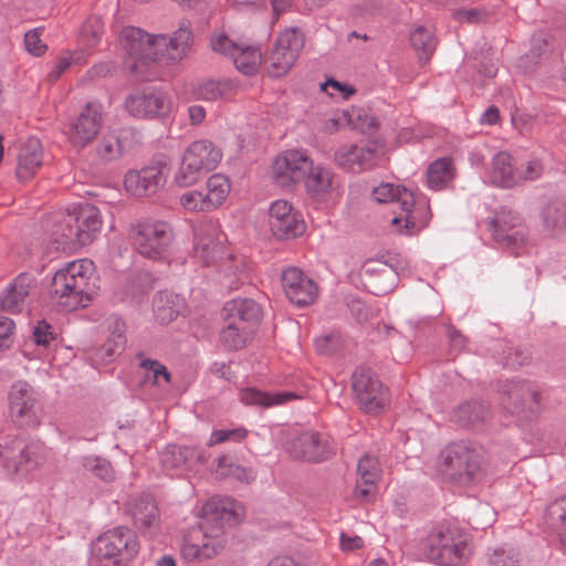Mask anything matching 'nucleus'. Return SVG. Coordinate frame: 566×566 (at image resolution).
Returning <instances> with one entry per match:
<instances>
[{"label": "nucleus", "instance_id": "f257e3e1", "mask_svg": "<svg viewBox=\"0 0 566 566\" xmlns=\"http://www.w3.org/2000/svg\"><path fill=\"white\" fill-rule=\"evenodd\" d=\"M191 32L179 28L172 36L150 35L137 28H125L122 44L127 53V65L132 72L140 74L143 67L151 62L171 63L181 60L188 49Z\"/></svg>", "mask_w": 566, "mask_h": 566}, {"label": "nucleus", "instance_id": "f03ea898", "mask_svg": "<svg viewBox=\"0 0 566 566\" xmlns=\"http://www.w3.org/2000/svg\"><path fill=\"white\" fill-rule=\"evenodd\" d=\"M97 291L94 263L80 259L64 264L55 272L50 296L61 308L75 311L88 306Z\"/></svg>", "mask_w": 566, "mask_h": 566}, {"label": "nucleus", "instance_id": "7ed1b4c3", "mask_svg": "<svg viewBox=\"0 0 566 566\" xmlns=\"http://www.w3.org/2000/svg\"><path fill=\"white\" fill-rule=\"evenodd\" d=\"M373 198L379 203L395 205L394 216L389 220V229L394 233L415 235L429 224V202L424 198H417L405 187L389 182L380 184L374 188Z\"/></svg>", "mask_w": 566, "mask_h": 566}, {"label": "nucleus", "instance_id": "20e7f679", "mask_svg": "<svg viewBox=\"0 0 566 566\" xmlns=\"http://www.w3.org/2000/svg\"><path fill=\"white\" fill-rule=\"evenodd\" d=\"M102 224L98 208L90 203L73 205L54 224L52 237L63 250H75L92 243Z\"/></svg>", "mask_w": 566, "mask_h": 566}, {"label": "nucleus", "instance_id": "39448f33", "mask_svg": "<svg viewBox=\"0 0 566 566\" xmlns=\"http://www.w3.org/2000/svg\"><path fill=\"white\" fill-rule=\"evenodd\" d=\"M436 471L446 482L460 486L471 485L483 476L482 458L478 450L464 443H452L440 452Z\"/></svg>", "mask_w": 566, "mask_h": 566}, {"label": "nucleus", "instance_id": "423d86ee", "mask_svg": "<svg viewBox=\"0 0 566 566\" xmlns=\"http://www.w3.org/2000/svg\"><path fill=\"white\" fill-rule=\"evenodd\" d=\"M140 549L136 533L124 526L101 534L92 545V556L98 566H126Z\"/></svg>", "mask_w": 566, "mask_h": 566}, {"label": "nucleus", "instance_id": "0eeeda50", "mask_svg": "<svg viewBox=\"0 0 566 566\" xmlns=\"http://www.w3.org/2000/svg\"><path fill=\"white\" fill-rule=\"evenodd\" d=\"M227 544L222 525L203 522L189 528L182 536L180 555L188 563H200L217 557Z\"/></svg>", "mask_w": 566, "mask_h": 566}, {"label": "nucleus", "instance_id": "6e6552de", "mask_svg": "<svg viewBox=\"0 0 566 566\" xmlns=\"http://www.w3.org/2000/svg\"><path fill=\"white\" fill-rule=\"evenodd\" d=\"M221 150L210 140L192 142L184 151L175 181L180 187H188L198 181L200 175L213 170L221 161Z\"/></svg>", "mask_w": 566, "mask_h": 566}, {"label": "nucleus", "instance_id": "1a4fd4ad", "mask_svg": "<svg viewBox=\"0 0 566 566\" xmlns=\"http://www.w3.org/2000/svg\"><path fill=\"white\" fill-rule=\"evenodd\" d=\"M427 556L440 566H461L468 558L467 536L458 528H440L428 538Z\"/></svg>", "mask_w": 566, "mask_h": 566}, {"label": "nucleus", "instance_id": "9d476101", "mask_svg": "<svg viewBox=\"0 0 566 566\" xmlns=\"http://www.w3.org/2000/svg\"><path fill=\"white\" fill-rule=\"evenodd\" d=\"M8 410L11 421L21 428L41 424L42 408L38 392L27 381H15L8 391Z\"/></svg>", "mask_w": 566, "mask_h": 566}, {"label": "nucleus", "instance_id": "9b49d317", "mask_svg": "<svg viewBox=\"0 0 566 566\" xmlns=\"http://www.w3.org/2000/svg\"><path fill=\"white\" fill-rule=\"evenodd\" d=\"M174 239L171 226L163 220H146L137 224L135 244L145 258L159 260L165 256Z\"/></svg>", "mask_w": 566, "mask_h": 566}, {"label": "nucleus", "instance_id": "f8f14e48", "mask_svg": "<svg viewBox=\"0 0 566 566\" xmlns=\"http://www.w3.org/2000/svg\"><path fill=\"white\" fill-rule=\"evenodd\" d=\"M230 250L227 237L214 221H205L193 228L195 258L205 265L218 264Z\"/></svg>", "mask_w": 566, "mask_h": 566}, {"label": "nucleus", "instance_id": "ddd939ff", "mask_svg": "<svg viewBox=\"0 0 566 566\" xmlns=\"http://www.w3.org/2000/svg\"><path fill=\"white\" fill-rule=\"evenodd\" d=\"M387 159V149L381 142H371L366 147L343 145L335 153L336 164L353 172H360L379 166Z\"/></svg>", "mask_w": 566, "mask_h": 566}, {"label": "nucleus", "instance_id": "4468645a", "mask_svg": "<svg viewBox=\"0 0 566 566\" xmlns=\"http://www.w3.org/2000/svg\"><path fill=\"white\" fill-rule=\"evenodd\" d=\"M353 390L359 407L367 413H376L385 409L389 402L388 389L369 369L355 370Z\"/></svg>", "mask_w": 566, "mask_h": 566}, {"label": "nucleus", "instance_id": "2eb2a0df", "mask_svg": "<svg viewBox=\"0 0 566 566\" xmlns=\"http://www.w3.org/2000/svg\"><path fill=\"white\" fill-rule=\"evenodd\" d=\"M170 172V166L159 160L139 170H129L124 178L125 190L135 197L155 195L164 187Z\"/></svg>", "mask_w": 566, "mask_h": 566}, {"label": "nucleus", "instance_id": "dca6fc26", "mask_svg": "<svg viewBox=\"0 0 566 566\" xmlns=\"http://www.w3.org/2000/svg\"><path fill=\"white\" fill-rule=\"evenodd\" d=\"M312 159L303 150L290 149L276 156L272 165L274 182L284 188H291L306 178L312 168Z\"/></svg>", "mask_w": 566, "mask_h": 566}, {"label": "nucleus", "instance_id": "f3484780", "mask_svg": "<svg viewBox=\"0 0 566 566\" xmlns=\"http://www.w3.org/2000/svg\"><path fill=\"white\" fill-rule=\"evenodd\" d=\"M269 226L277 239H293L302 235L306 224L302 213L284 199L275 200L269 208Z\"/></svg>", "mask_w": 566, "mask_h": 566}, {"label": "nucleus", "instance_id": "a211bd4d", "mask_svg": "<svg viewBox=\"0 0 566 566\" xmlns=\"http://www.w3.org/2000/svg\"><path fill=\"white\" fill-rule=\"evenodd\" d=\"M289 453L297 460L323 461L336 452V444L325 433L307 431L293 438L287 444Z\"/></svg>", "mask_w": 566, "mask_h": 566}, {"label": "nucleus", "instance_id": "6ab92c4d", "mask_svg": "<svg viewBox=\"0 0 566 566\" xmlns=\"http://www.w3.org/2000/svg\"><path fill=\"white\" fill-rule=\"evenodd\" d=\"M305 188L313 200L325 203L337 201L343 192L337 174L324 165L312 164L305 178Z\"/></svg>", "mask_w": 566, "mask_h": 566}, {"label": "nucleus", "instance_id": "aec40b11", "mask_svg": "<svg viewBox=\"0 0 566 566\" xmlns=\"http://www.w3.org/2000/svg\"><path fill=\"white\" fill-rule=\"evenodd\" d=\"M302 48L303 39L296 29H286L280 33L268 59L269 73L276 77L286 74L295 63Z\"/></svg>", "mask_w": 566, "mask_h": 566}, {"label": "nucleus", "instance_id": "412c9836", "mask_svg": "<svg viewBox=\"0 0 566 566\" xmlns=\"http://www.w3.org/2000/svg\"><path fill=\"white\" fill-rule=\"evenodd\" d=\"M102 120L103 106L98 103H87L70 125L69 140L72 146L82 149L91 144L99 134Z\"/></svg>", "mask_w": 566, "mask_h": 566}, {"label": "nucleus", "instance_id": "4be33fe9", "mask_svg": "<svg viewBox=\"0 0 566 566\" xmlns=\"http://www.w3.org/2000/svg\"><path fill=\"white\" fill-rule=\"evenodd\" d=\"M281 279L285 295L293 304L307 306L317 298V285L302 270L289 268L283 271Z\"/></svg>", "mask_w": 566, "mask_h": 566}, {"label": "nucleus", "instance_id": "5701e85b", "mask_svg": "<svg viewBox=\"0 0 566 566\" xmlns=\"http://www.w3.org/2000/svg\"><path fill=\"white\" fill-rule=\"evenodd\" d=\"M35 286L36 281L32 275L19 274L1 292V310L12 314L21 313Z\"/></svg>", "mask_w": 566, "mask_h": 566}, {"label": "nucleus", "instance_id": "b1692460", "mask_svg": "<svg viewBox=\"0 0 566 566\" xmlns=\"http://www.w3.org/2000/svg\"><path fill=\"white\" fill-rule=\"evenodd\" d=\"M160 461L167 470H193L206 461L205 452L195 447L167 446Z\"/></svg>", "mask_w": 566, "mask_h": 566}, {"label": "nucleus", "instance_id": "393cba45", "mask_svg": "<svg viewBox=\"0 0 566 566\" xmlns=\"http://www.w3.org/2000/svg\"><path fill=\"white\" fill-rule=\"evenodd\" d=\"M205 521L216 525L218 521L228 525L238 523L244 515L243 506L231 497L214 496L203 506Z\"/></svg>", "mask_w": 566, "mask_h": 566}, {"label": "nucleus", "instance_id": "a878e982", "mask_svg": "<svg viewBox=\"0 0 566 566\" xmlns=\"http://www.w3.org/2000/svg\"><path fill=\"white\" fill-rule=\"evenodd\" d=\"M134 525L142 532L154 533L160 526L159 509L150 496H139L128 505Z\"/></svg>", "mask_w": 566, "mask_h": 566}, {"label": "nucleus", "instance_id": "bb28decb", "mask_svg": "<svg viewBox=\"0 0 566 566\" xmlns=\"http://www.w3.org/2000/svg\"><path fill=\"white\" fill-rule=\"evenodd\" d=\"M227 322L239 325L245 333H253L261 317L259 305L249 298H235L224 306Z\"/></svg>", "mask_w": 566, "mask_h": 566}, {"label": "nucleus", "instance_id": "cd10ccee", "mask_svg": "<svg viewBox=\"0 0 566 566\" xmlns=\"http://www.w3.org/2000/svg\"><path fill=\"white\" fill-rule=\"evenodd\" d=\"M125 107L135 117H155L169 111V102L159 93H136L126 99Z\"/></svg>", "mask_w": 566, "mask_h": 566}, {"label": "nucleus", "instance_id": "c85d7f7f", "mask_svg": "<svg viewBox=\"0 0 566 566\" xmlns=\"http://www.w3.org/2000/svg\"><path fill=\"white\" fill-rule=\"evenodd\" d=\"M17 177L21 181L30 180L43 165V149L38 138H29L18 154Z\"/></svg>", "mask_w": 566, "mask_h": 566}, {"label": "nucleus", "instance_id": "c756f323", "mask_svg": "<svg viewBox=\"0 0 566 566\" xmlns=\"http://www.w3.org/2000/svg\"><path fill=\"white\" fill-rule=\"evenodd\" d=\"M518 167L513 157L505 151L497 153L492 160L490 181L499 187L512 188L518 185Z\"/></svg>", "mask_w": 566, "mask_h": 566}, {"label": "nucleus", "instance_id": "7c9ffc66", "mask_svg": "<svg viewBox=\"0 0 566 566\" xmlns=\"http://www.w3.org/2000/svg\"><path fill=\"white\" fill-rule=\"evenodd\" d=\"M218 265L229 289H237L248 279L250 268L247 259L232 249L218 262Z\"/></svg>", "mask_w": 566, "mask_h": 566}, {"label": "nucleus", "instance_id": "2f4dec72", "mask_svg": "<svg viewBox=\"0 0 566 566\" xmlns=\"http://www.w3.org/2000/svg\"><path fill=\"white\" fill-rule=\"evenodd\" d=\"M357 473L356 493L360 497H367L373 493L380 478L381 469L378 459L369 454L361 457L358 462Z\"/></svg>", "mask_w": 566, "mask_h": 566}, {"label": "nucleus", "instance_id": "473e14b6", "mask_svg": "<svg viewBox=\"0 0 566 566\" xmlns=\"http://www.w3.org/2000/svg\"><path fill=\"white\" fill-rule=\"evenodd\" d=\"M46 448L41 442H30L20 452V460L13 464L12 472L18 476H27L46 460Z\"/></svg>", "mask_w": 566, "mask_h": 566}, {"label": "nucleus", "instance_id": "72a5a7b5", "mask_svg": "<svg viewBox=\"0 0 566 566\" xmlns=\"http://www.w3.org/2000/svg\"><path fill=\"white\" fill-rule=\"evenodd\" d=\"M520 217L511 211H502L494 220V232L497 240L517 245L524 241V231L520 229Z\"/></svg>", "mask_w": 566, "mask_h": 566}, {"label": "nucleus", "instance_id": "f704fd0d", "mask_svg": "<svg viewBox=\"0 0 566 566\" xmlns=\"http://www.w3.org/2000/svg\"><path fill=\"white\" fill-rule=\"evenodd\" d=\"M296 398L297 396L294 392L289 391L266 394L253 388H247L240 392V400L244 405H255L261 407L280 406Z\"/></svg>", "mask_w": 566, "mask_h": 566}, {"label": "nucleus", "instance_id": "c9c22d12", "mask_svg": "<svg viewBox=\"0 0 566 566\" xmlns=\"http://www.w3.org/2000/svg\"><path fill=\"white\" fill-rule=\"evenodd\" d=\"M454 178V166L449 158L433 161L427 171V184L432 190H441Z\"/></svg>", "mask_w": 566, "mask_h": 566}, {"label": "nucleus", "instance_id": "e433bc0d", "mask_svg": "<svg viewBox=\"0 0 566 566\" xmlns=\"http://www.w3.org/2000/svg\"><path fill=\"white\" fill-rule=\"evenodd\" d=\"M230 190V180L222 174L211 175L207 179L205 198L212 211L219 208L227 200Z\"/></svg>", "mask_w": 566, "mask_h": 566}, {"label": "nucleus", "instance_id": "4c0bfd02", "mask_svg": "<svg viewBox=\"0 0 566 566\" xmlns=\"http://www.w3.org/2000/svg\"><path fill=\"white\" fill-rule=\"evenodd\" d=\"M410 43L418 53L421 62H427L436 50L433 32L422 25L416 27L410 32Z\"/></svg>", "mask_w": 566, "mask_h": 566}, {"label": "nucleus", "instance_id": "58836bf2", "mask_svg": "<svg viewBox=\"0 0 566 566\" xmlns=\"http://www.w3.org/2000/svg\"><path fill=\"white\" fill-rule=\"evenodd\" d=\"M239 72L245 75H253L258 72L262 54L258 48L254 46H239V51L232 56Z\"/></svg>", "mask_w": 566, "mask_h": 566}, {"label": "nucleus", "instance_id": "ea45409f", "mask_svg": "<svg viewBox=\"0 0 566 566\" xmlns=\"http://www.w3.org/2000/svg\"><path fill=\"white\" fill-rule=\"evenodd\" d=\"M235 93V86L231 81H207L198 86L197 95L205 101H216L229 97Z\"/></svg>", "mask_w": 566, "mask_h": 566}, {"label": "nucleus", "instance_id": "a19ab883", "mask_svg": "<svg viewBox=\"0 0 566 566\" xmlns=\"http://www.w3.org/2000/svg\"><path fill=\"white\" fill-rule=\"evenodd\" d=\"M354 116L359 118L360 116L356 112L352 113L347 111H335L328 117L322 122V130L328 134H334L345 126H352L356 129L364 130L365 126L354 122Z\"/></svg>", "mask_w": 566, "mask_h": 566}, {"label": "nucleus", "instance_id": "79ce46f5", "mask_svg": "<svg viewBox=\"0 0 566 566\" xmlns=\"http://www.w3.org/2000/svg\"><path fill=\"white\" fill-rule=\"evenodd\" d=\"M542 221L545 231L557 235L566 228L565 209L558 205H547L542 211Z\"/></svg>", "mask_w": 566, "mask_h": 566}, {"label": "nucleus", "instance_id": "37998d69", "mask_svg": "<svg viewBox=\"0 0 566 566\" xmlns=\"http://www.w3.org/2000/svg\"><path fill=\"white\" fill-rule=\"evenodd\" d=\"M547 516L551 525L559 528L560 542L566 548V495L548 505Z\"/></svg>", "mask_w": 566, "mask_h": 566}, {"label": "nucleus", "instance_id": "c03bdc74", "mask_svg": "<svg viewBox=\"0 0 566 566\" xmlns=\"http://www.w3.org/2000/svg\"><path fill=\"white\" fill-rule=\"evenodd\" d=\"M84 63H86V53L84 51L64 52L57 57L48 77L50 81H56L72 65Z\"/></svg>", "mask_w": 566, "mask_h": 566}, {"label": "nucleus", "instance_id": "a18cd8bd", "mask_svg": "<svg viewBox=\"0 0 566 566\" xmlns=\"http://www.w3.org/2000/svg\"><path fill=\"white\" fill-rule=\"evenodd\" d=\"M175 301L179 302L178 296L159 295L155 298V313L161 323H169L178 315L179 306Z\"/></svg>", "mask_w": 566, "mask_h": 566}, {"label": "nucleus", "instance_id": "49530a36", "mask_svg": "<svg viewBox=\"0 0 566 566\" xmlns=\"http://www.w3.org/2000/svg\"><path fill=\"white\" fill-rule=\"evenodd\" d=\"M126 338L124 336V326L123 324H117L116 329L112 334V336L105 342V344L99 349L101 358L105 360L113 359L114 356L122 353L125 348Z\"/></svg>", "mask_w": 566, "mask_h": 566}, {"label": "nucleus", "instance_id": "de8ad7c7", "mask_svg": "<svg viewBox=\"0 0 566 566\" xmlns=\"http://www.w3.org/2000/svg\"><path fill=\"white\" fill-rule=\"evenodd\" d=\"M179 203L188 212H210L212 211L205 193L198 190H187L179 197Z\"/></svg>", "mask_w": 566, "mask_h": 566}, {"label": "nucleus", "instance_id": "09e8293b", "mask_svg": "<svg viewBox=\"0 0 566 566\" xmlns=\"http://www.w3.org/2000/svg\"><path fill=\"white\" fill-rule=\"evenodd\" d=\"M84 468L103 481H112L115 478V472L112 464L102 458L86 457L83 462Z\"/></svg>", "mask_w": 566, "mask_h": 566}, {"label": "nucleus", "instance_id": "8fccbe9b", "mask_svg": "<svg viewBox=\"0 0 566 566\" xmlns=\"http://www.w3.org/2000/svg\"><path fill=\"white\" fill-rule=\"evenodd\" d=\"M142 367L145 369V378L151 380L154 385L163 387L170 381V375L167 368L156 360H144Z\"/></svg>", "mask_w": 566, "mask_h": 566}, {"label": "nucleus", "instance_id": "3c124183", "mask_svg": "<svg viewBox=\"0 0 566 566\" xmlns=\"http://www.w3.org/2000/svg\"><path fill=\"white\" fill-rule=\"evenodd\" d=\"M253 333H245L239 325L227 322V326L222 331V340L231 348H241Z\"/></svg>", "mask_w": 566, "mask_h": 566}, {"label": "nucleus", "instance_id": "603ef678", "mask_svg": "<svg viewBox=\"0 0 566 566\" xmlns=\"http://www.w3.org/2000/svg\"><path fill=\"white\" fill-rule=\"evenodd\" d=\"M515 397L518 399L521 408L530 412H536L541 402V394L530 384H522Z\"/></svg>", "mask_w": 566, "mask_h": 566}, {"label": "nucleus", "instance_id": "864d4df0", "mask_svg": "<svg viewBox=\"0 0 566 566\" xmlns=\"http://www.w3.org/2000/svg\"><path fill=\"white\" fill-rule=\"evenodd\" d=\"M122 144L113 135L105 136L97 147L98 156L106 160L116 159L122 155Z\"/></svg>", "mask_w": 566, "mask_h": 566}, {"label": "nucleus", "instance_id": "5fc2aeb1", "mask_svg": "<svg viewBox=\"0 0 566 566\" xmlns=\"http://www.w3.org/2000/svg\"><path fill=\"white\" fill-rule=\"evenodd\" d=\"M82 36L86 39L88 45H94L103 34V22L101 18L90 17L82 27Z\"/></svg>", "mask_w": 566, "mask_h": 566}, {"label": "nucleus", "instance_id": "6e6d98bb", "mask_svg": "<svg viewBox=\"0 0 566 566\" xmlns=\"http://www.w3.org/2000/svg\"><path fill=\"white\" fill-rule=\"evenodd\" d=\"M24 46L25 50L34 56H42L48 50L46 44L41 39L39 29H34L25 33Z\"/></svg>", "mask_w": 566, "mask_h": 566}, {"label": "nucleus", "instance_id": "4d7b16f0", "mask_svg": "<svg viewBox=\"0 0 566 566\" xmlns=\"http://www.w3.org/2000/svg\"><path fill=\"white\" fill-rule=\"evenodd\" d=\"M247 434L248 431L244 428H235L232 430H216L212 432L208 444L214 446L229 440L241 441L247 437Z\"/></svg>", "mask_w": 566, "mask_h": 566}, {"label": "nucleus", "instance_id": "13d9d810", "mask_svg": "<svg viewBox=\"0 0 566 566\" xmlns=\"http://www.w3.org/2000/svg\"><path fill=\"white\" fill-rule=\"evenodd\" d=\"M484 408L478 402H470L461 406L458 410L459 420L473 423L483 419Z\"/></svg>", "mask_w": 566, "mask_h": 566}, {"label": "nucleus", "instance_id": "bf43d9fd", "mask_svg": "<svg viewBox=\"0 0 566 566\" xmlns=\"http://www.w3.org/2000/svg\"><path fill=\"white\" fill-rule=\"evenodd\" d=\"M543 165L538 159H531L518 167V184L527 180H535L542 176Z\"/></svg>", "mask_w": 566, "mask_h": 566}, {"label": "nucleus", "instance_id": "052dcab7", "mask_svg": "<svg viewBox=\"0 0 566 566\" xmlns=\"http://www.w3.org/2000/svg\"><path fill=\"white\" fill-rule=\"evenodd\" d=\"M322 91L326 92L332 97L340 96L345 99L355 93V90L352 86L333 78H329L322 84Z\"/></svg>", "mask_w": 566, "mask_h": 566}, {"label": "nucleus", "instance_id": "680f3d73", "mask_svg": "<svg viewBox=\"0 0 566 566\" xmlns=\"http://www.w3.org/2000/svg\"><path fill=\"white\" fill-rule=\"evenodd\" d=\"M239 46L224 34L214 35L211 40V48L214 52L230 55L231 57L239 51Z\"/></svg>", "mask_w": 566, "mask_h": 566}, {"label": "nucleus", "instance_id": "e2e57ef3", "mask_svg": "<svg viewBox=\"0 0 566 566\" xmlns=\"http://www.w3.org/2000/svg\"><path fill=\"white\" fill-rule=\"evenodd\" d=\"M14 331V322L7 316L0 315V350L11 345Z\"/></svg>", "mask_w": 566, "mask_h": 566}, {"label": "nucleus", "instance_id": "0e129e2a", "mask_svg": "<svg viewBox=\"0 0 566 566\" xmlns=\"http://www.w3.org/2000/svg\"><path fill=\"white\" fill-rule=\"evenodd\" d=\"M33 339L36 345L48 346L53 339L51 326L45 322H38L33 328Z\"/></svg>", "mask_w": 566, "mask_h": 566}, {"label": "nucleus", "instance_id": "69168bd1", "mask_svg": "<svg viewBox=\"0 0 566 566\" xmlns=\"http://www.w3.org/2000/svg\"><path fill=\"white\" fill-rule=\"evenodd\" d=\"M485 12L479 9H463L453 13V17L459 22L476 23L485 20Z\"/></svg>", "mask_w": 566, "mask_h": 566}, {"label": "nucleus", "instance_id": "338daca9", "mask_svg": "<svg viewBox=\"0 0 566 566\" xmlns=\"http://www.w3.org/2000/svg\"><path fill=\"white\" fill-rule=\"evenodd\" d=\"M364 545V541L361 537L357 535H347L342 533L340 535V548L344 552H354L356 549L361 548Z\"/></svg>", "mask_w": 566, "mask_h": 566}, {"label": "nucleus", "instance_id": "774afa93", "mask_svg": "<svg viewBox=\"0 0 566 566\" xmlns=\"http://www.w3.org/2000/svg\"><path fill=\"white\" fill-rule=\"evenodd\" d=\"M234 468H237V464H233L227 455H222L218 459L216 474L217 476L222 479L231 478Z\"/></svg>", "mask_w": 566, "mask_h": 566}]
</instances>
